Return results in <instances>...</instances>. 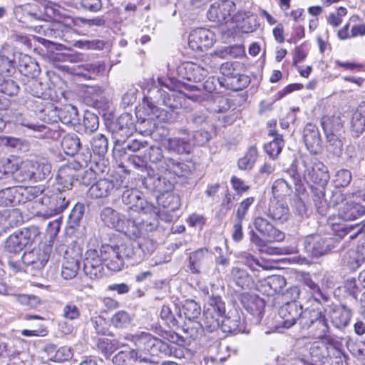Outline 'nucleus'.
<instances>
[{"label": "nucleus", "mask_w": 365, "mask_h": 365, "mask_svg": "<svg viewBox=\"0 0 365 365\" xmlns=\"http://www.w3.org/2000/svg\"><path fill=\"white\" fill-rule=\"evenodd\" d=\"M158 86H155L148 91V98L151 100L150 104H160L169 108L172 111L180 108L183 106L185 96L193 101H198L201 96L197 94H185L182 92L177 93L172 86V80L169 78H158Z\"/></svg>", "instance_id": "nucleus-1"}, {"label": "nucleus", "mask_w": 365, "mask_h": 365, "mask_svg": "<svg viewBox=\"0 0 365 365\" xmlns=\"http://www.w3.org/2000/svg\"><path fill=\"white\" fill-rule=\"evenodd\" d=\"M302 166L304 169L302 174L294 166H292L286 172L294 183L295 190L297 193L299 194L304 191L303 181H311L317 185H326L329 182L330 177L328 168L323 163L317 160L313 162L303 160Z\"/></svg>", "instance_id": "nucleus-2"}, {"label": "nucleus", "mask_w": 365, "mask_h": 365, "mask_svg": "<svg viewBox=\"0 0 365 365\" xmlns=\"http://www.w3.org/2000/svg\"><path fill=\"white\" fill-rule=\"evenodd\" d=\"M344 123L341 114L327 115L321 119V124L328 143V150L337 156H339L343 150L341 138L344 131Z\"/></svg>", "instance_id": "nucleus-3"}, {"label": "nucleus", "mask_w": 365, "mask_h": 365, "mask_svg": "<svg viewBox=\"0 0 365 365\" xmlns=\"http://www.w3.org/2000/svg\"><path fill=\"white\" fill-rule=\"evenodd\" d=\"M253 224L258 233L252 230L249 237L250 242L258 247H264L275 241H282L284 238V234L263 217H255Z\"/></svg>", "instance_id": "nucleus-4"}, {"label": "nucleus", "mask_w": 365, "mask_h": 365, "mask_svg": "<svg viewBox=\"0 0 365 365\" xmlns=\"http://www.w3.org/2000/svg\"><path fill=\"white\" fill-rule=\"evenodd\" d=\"M131 340L140 352L159 357L172 356L173 346L148 332H141L132 336Z\"/></svg>", "instance_id": "nucleus-5"}, {"label": "nucleus", "mask_w": 365, "mask_h": 365, "mask_svg": "<svg viewBox=\"0 0 365 365\" xmlns=\"http://www.w3.org/2000/svg\"><path fill=\"white\" fill-rule=\"evenodd\" d=\"M115 246L123 262L126 260L130 265L140 263L153 252V245L149 240H144L142 242L127 240Z\"/></svg>", "instance_id": "nucleus-6"}, {"label": "nucleus", "mask_w": 365, "mask_h": 365, "mask_svg": "<svg viewBox=\"0 0 365 365\" xmlns=\"http://www.w3.org/2000/svg\"><path fill=\"white\" fill-rule=\"evenodd\" d=\"M38 235V228L30 227L11 234L4 241V252L9 257L19 255L26 247L31 246Z\"/></svg>", "instance_id": "nucleus-7"}, {"label": "nucleus", "mask_w": 365, "mask_h": 365, "mask_svg": "<svg viewBox=\"0 0 365 365\" xmlns=\"http://www.w3.org/2000/svg\"><path fill=\"white\" fill-rule=\"evenodd\" d=\"M289 292L294 300L284 304L279 309V315L282 318L283 327L289 328L299 320L303 307L295 299L299 298L300 290L298 287H292Z\"/></svg>", "instance_id": "nucleus-8"}, {"label": "nucleus", "mask_w": 365, "mask_h": 365, "mask_svg": "<svg viewBox=\"0 0 365 365\" xmlns=\"http://www.w3.org/2000/svg\"><path fill=\"white\" fill-rule=\"evenodd\" d=\"M135 129L132 115L128 113L120 115L110 125L114 147H119L120 144L125 143L133 135Z\"/></svg>", "instance_id": "nucleus-9"}, {"label": "nucleus", "mask_w": 365, "mask_h": 365, "mask_svg": "<svg viewBox=\"0 0 365 365\" xmlns=\"http://www.w3.org/2000/svg\"><path fill=\"white\" fill-rule=\"evenodd\" d=\"M178 135L167 139L165 148L170 152L177 154H190L194 148L191 141V133L185 128L177 130Z\"/></svg>", "instance_id": "nucleus-10"}, {"label": "nucleus", "mask_w": 365, "mask_h": 365, "mask_svg": "<svg viewBox=\"0 0 365 365\" xmlns=\"http://www.w3.org/2000/svg\"><path fill=\"white\" fill-rule=\"evenodd\" d=\"M235 10V4L233 1L216 2L210 6L207 15L210 21L223 24L235 19V16L232 15Z\"/></svg>", "instance_id": "nucleus-11"}, {"label": "nucleus", "mask_w": 365, "mask_h": 365, "mask_svg": "<svg viewBox=\"0 0 365 365\" xmlns=\"http://www.w3.org/2000/svg\"><path fill=\"white\" fill-rule=\"evenodd\" d=\"M215 41L213 32L204 28H197L190 32L188 37V45L193 51H202L204 49L211 47Z\"/></svg>", "instance_id": "nucleus-12"}, {"label": "nucleus", "mask_w": 365, "mask_h": 365, "mask_svg": "<svg viewBox=\"0 0 365 365\" xmlns=\"http://www.w3.org/2000/svg\"><path fill=\"white\" fill-rule=\"evenodd\" d=\"M104 259L101 252L96 250H89L86 252L83 260V270L85 274L91 279L99 278L103 274Z\"/></svg>", "instance_id": "nucleus-13"}, {"label": "nucleus", "mask_w": 365, "mask_h": 365, "mask_svg": "<svg viewBox=\"0 0 365 365\" xmlns=\"http://www.w3.org/2000/svg\"><path fill=\"white\" fill-rule=\"evenodd\" d=\"M304 248L312 257L327 255L331 250L330 240L322 238L318 235H311L304 239Z\"/></svg>", "instance_id": "nucleus-14"}, {"label": "nucleus", "mask_w": 365, "mask_h": 365, "mask_svg": "<svg viewBox=\"0 0 365 365\" xmlns=\"http://www.w3.org/2000/svg\"><path fill=\"white\" fill-rule=\"evenodd\" d=\"M122 202L128 206V211L147 212L153 208L142 197V193L136 189L125 187L121 195Z\"/></svg>", "instance_id": "nucleus-15"}, {"label": "nucleus", "mask_w": 365, "mask_h": 365, "mask_svg": "<svg viewBox=\"0 0 365 365\" xmlns=\"http://www.w3.org/2000/svg\"><path fill=\"white\" fill-rule=\"evenodd\" d=\"M158 201L159 205L165 209L158 212L160 219L166 222L172 221L173 220L172 213L178 210L181 205L179 195L169 192L158 197Z\"/></svg>", "instance_id": "nucleus-16"}, {"label": "nucleus", "mask_w": 365, "mask_h": 365, "mask_svg": "<svg viewBox=\"0 0 365 365\" xmlns=\"http://www.w3.org/2000/svg\"><path fill=\"white\" fill-rule=\"evenodd\" d=\"M101 257L104 259V265L113 272H119L124 266L120 255L115 245H103L100 248Z\"/></svg>", "instance_id": "nucleus-17"}, {"label": "nucleus", "mask_w": 365, "mask_h": 365, "mask_svg": "<svg viewBox=\"0 0 365 365\" xmlns=\"http://www.w3.org/2000/svg\"><path fill=\"white\" fill-rule=\"evenodd\" d=\"M212 262V255L206 248H200L190 254L188 267L192 274L203 272Z\"/></svg>", "instance_id": "nucleus-18"}, {"label": "nucleus", "mask_w": 365, "mask_h": 365, "mask_svg": "<svg viewBox=\"0 0 365 365\" xmlns=\"http://www.w3.org/2000/svg\"><path fill=\"white\" fill-rule=\"evenodd\" d=\"M118 188V181L110 178H101L90 187L88 195L96 199L104 198Z\"/></svg>", "instance_id": "nucleus-19"}, {"label": "nucleus", "mask_w": 365, "mask_h": 365, "mask_svg": "<svg viewBox=\"0 0 365 365\" xmlns=\"http://www.w3.org/2000/svg\"><path fill=\"white\" fill-rule=\"evenodd\" d=\"M49 258V255L40 247H35L31 251L24 252L21 256V262L31 266L34 269L40 270L44 267Z\"/></svg>", "instance_id": "nucleus-20"}, {"label": "nucleus", "mask_w": 365, "mask_h": 365, "mask_svg": "<svg viewBox=\"0 0 365 365\" xmlns=\"http://www.w3.org/2000/svg\"><path fill=\"white\" fill-rule=\"evenodd\" d=\"M304 142L310 153L317 154L322 150V139L318 128L312 124L307 123L303 131Z\"/></svg>", "instance_id": "nucleus-21"}, {"label": "nucleus", "mask_w": 365, "mask_h": 365, "mask_svg": "<svg viewBox=\"0 0 365 365\" xmlns=\"http://www.w3.org/2000/svg\"><path fill=\"white\" fill-rule=\"evenodd\" d=\"M242 303L245 309L256 317V322H259L264 314V299L255 294H247L242 297Z\"/></svg>", "instance_id": "nucleus-22"}, {"label": "nucleus", "mask_w": 365, "mask_h": 365, "mask_svg": "<svg viewBox=\"0 0 365 365\" xmlns=\"http://www.w3.org/2000/svg\"><path fill=\"white\" fill-rule=\"evenodd\" d=\"M221 329L225 333L248 334L250 332L242 327L241 317L236 309L228 312L227 314L222 318Z\"/></svg>", "instance_id": "nucleus-23"}, {"label": "nucleus", "mask_w": 365, "mask_h": 365, "mask_svg": "<svg viewBox=\"0 0 365 365\" xmlns=\"http://www.w3.org/2000/svg\"><path fill=\"white\" fill-rule=\"evenodd\" d=\"M150 359L143 356L141 352L138 350L133 349L129 351H121L116 354L112 359V361L115 365H131L133 362H148Z\"/></svg>", "instance_id": "nucleus-24"}, {"label": "nucleus", "mask_w": 365, "mask_h": 365, "mask_svg": "<svg viewBox=\"0 0 365 365\" xmlns=\"http://www.w3.org/2000/svg\"><path fill=\"white\" fill-rule=\"evenodd\" d=\"M18 68L19 72L30 78H36L40 72V67L34 58L27 54L20 53Z\"/></svg>", "instance_id": "nucleus-25"}, {"label": "nucleus", "mask_w": 365, "mask_h": 365, "mask_svg": "<svg viewBox=\"0 0 365 365\" xmlns=\"http://www.w3.org/2000/svg\"><path fill=\"white\" fill-rule=\"evenodd\" d=\"M267 215L274 221L283 223L287 221L289 217V210L288 206L276 199L269 202V207L267 211Z\"/></svg>", "instance_id": "nucleus-26"}, {"label": "nucleus", "mask_w": 365, "mask_h": 365, "mask_svg": "<svg viewBox=\"0 0 365 365\" xmlns=\"http://www.w3.org/2000/svg\"><path fill=\"white\" fill-rule=\"evenodd\" d=\"M15 54L9 46L0 51V77L9 76L15 70Z\"/></svg>", "instance_id": "nucleus-27"}, {"label": "nucleus", "mask_w": 365, "mask_h": 365, "mask_svg": "<svg viewBox=\"0 0 365 365\" xmlns=\"http://www.w3.org/2000/svg\"><path fill=\"white\" fill-rule=\"evenodd\" d=\"M165 175L173 173L177 176H185L192 171L190 166L184 162L178 161L172 158H165L163 160Z\"/></svg>", "instance_id": "nucleus-28"}, {"label": "nucleus", "mask_w": 365, "mask_h": 365, "mask_svg": "<svg viewBox=\"0 0 365 365\" xmlns=\"http://www.w3.org/2000/svg\"><path fill=\"white\" fill-rule=\"evenodd\" d=\"M365 215V206L355 202H346L339 210V216L344 220H354Z\"/></svg>", "instance_id": "nucleus-29"}, {"label": "nucleus", "mask_w": 365, "mask_h": 365, "mask_svg": "<svg viewBox=\"0 0 365 365\" xmlns=\"http://www.w3.org/2000/svg\"><path fill=\"white\" fill-rule=\"evenodd\" d=\"M351 316V309L344 305L333 308L330 313L331 322L338 329L346 327L349 323Z\"/></svg>", "instance_id": "nucleus-30"}, {"label": "nucleus", "mask_w": 365, "mask_h": 365, "mask_svg": "<svg viewBox=\"0 0 365 365\" xmlns=\"http://www.w3.org/2000/svg\"><path fill=\"white\" fill-rule=\"evenodd\" d=\"M101 219L108 227L118 230L124 218L123 215L110 207L103 208L101 212Z\"/></svg>", "instance_id": "nucleus-31"}, {"label": "nucleus", "mask_w": 365, "mask_h": 365, "mask_svg": "<svg viewBox=\"0 0 365 365\" xmlns=\"http://www.w3.org/2000/svg\"><path fill=\"white\" fill-rule=\"evenodd\" d=\"M118 231L123 232L130 238L140 237L143 234L140 220L129 215L126 220L124 219L120 228Z\"/></svg>", "instance_id": "nucleus-32"}, {"label": "nucleus", "mask_w": 365, "mask_h": 365, "mask_svg": "<svg viewBox=\"0 0 365 365\" xmlns=\"http://www.w3.org/2000/svg\"><path fill=\"white\" fill-rule=\"evenodd\" d=\"M325 186L326 185H312L310 187L316 209L318 213L322 216L327 215L329 207L325 199Z\"/></svg>", "instance_id": "nucleus-33"}, {"label": "nucleus", "mask_w": 365, "mask_h": 365, "mask_svg": "<svg viewBox=\"0 0 365 365\" xmlns=\"http://www.w3.org/2000/svg\"><path fill=\"white\" fill-rule=\"evenodd\" d=\"M148 147V143L137 139L127 140L125 143L120 144L119 147H114L115 152L123 157L128 154V153H144L145 149Z\"/></svg>", "instance_id": "nucleus-34"}, {"label": "nucleus", "mask_w": 365, "mask_h": 365, "mask_svg": "<svg viewBox=\"0 0 365 365\" xmlns=\"http://www.w3.org/2000/svg\"><path fill=\"white\" fill-rule=\"evenodd\" d=\"M269 135L273 137V140L264 146L267 154L272 158L274 159L281 153L284 145V141L282 135L278 134L275 130H270Z\"/></svg>", "instance_id": "nucleus-35"}, {"label": "nucleus", "mask_w": 365, "mask_h": 365, "mask_svg": "<svg viewBox=\"0 0 365 365\" xmlns=\"http://www.w3.org/2000/svg\"><path fill=\"white\" fill-rule=\"evenodd\" d=\"M250 78L245 74L237 73L231 78H222V86L234 91H242L249 86Z\"/></svg>", "instance_id": "nucleus-36"}, {"label": "nucleus", "mask_w": 365, "mask_h": 365, "mask_svg": "<svg viewBox=\"0 0 365 365\" xmlns=\"http://www.w3.org/2000/svg\"><path fill=\"white\" fill-rule=\"evenodd\" d=\"M351 128L354 135L358 137L365 130V106H359L352 115Z\"/></svg>", "instance_id": "nucleus-37"}, {"label": "nucleus", "mask_w": 365, "mask_h": 365, "mask_svg": "<svg viewBox=\"0 0 365 365\" xmlns=\"http://www.w3.org/2000/svg\"><path fill=\"white\" fill-rule=\"evenodd\" d=\"M83 165L78 163H71L68 167L63 168L60 170L58 174L60 183L63 185V187L66 190L71 189L73 182H75L73 170H77Z\"/></svg>", "instance_id": "nucleus-38"}, {"label": "nucleus", "mask_w": 365, "mask_h": 365, "mask_svg": "<svg viewBox=\"0 0 365 365\" xmlns=\"http://www.w3.org/2000/svg\"><path fill=\"white\" fill-rule=\"evenodd\" d=\"M143 178V186L150 191L160 193V175L155 173L154 170L145 168V175Z\"/></svg>", "instance_id": "nucleus-39"}, {"label": "nucleus", "mask_w": 365, "mask_h": 365, "mask_svg": "<svg viewBox=\"0 0 365 365\" xmlns=\"http://www.w3.org/2000/svg\"><path fill=\"white\" fill-rule=\"evenodd\" d=\"M235 21L237 22L242 21L240 27L245 33H251L259 26L257 22V16L250 12L239 13L235 16Z\"/></svg>", "instance_id": "nucleus-40"}, {"label": "nucleus", "mask_w": 365, "mask_h": 365, "mask_svg": "<svg viewBox=\"0 0 365 365\" xmlns=\"http://www.w3.org/2000/svg\"><path fill=\"white\" fill-rule=\"evenodd\" d=\"M207 295L208 307L206 310H212L213 311L212 314L221 319L223 318L226 315L225 304L222 300L221 297L215 295L212 292L211 294L207 292Z\"/></svg>", "instance_id": "nucleus-41"}, {"label": "nucleus", "mask_w": 365, "mask_h": 365, "mask_svg": "<svg viewBox=\"0 0 365 365\" xmlns=\"http://www.w3.org/2000/svg\"><path fill=\"white\" fill-rule=\"evenodd\" d=\"M16 122L34 133H45L48 130L47 126L36 123L35 118H31L26 113H21L16 116Z\"/></svg>", "instance_id": "nucleus-42"}, {"label": "nucleus", "mask_w": 365, "mask_h": 365, "mask_svg": "<svg viewBox=\"0 0 365 365\" xmlns=\"http://www.w3.org/2000/svg\"><path fill=\"white\" fill-rule=\"evenodd\" d=\"M182 70L185 71L184 78L190 81H200L203 76L202 72H205V70L200 68L199 66L192 63H185L180 68V72L183 74Z\"/></svg>", "instance_id": "nucleus-43"}, {"label": "nucleus", "mask_w": 365, "mask_h": 365, "mask_svg": "<svg viewBox=\"0 0 365 365\" xmlns=\"http://www.w3.org/2000/svg\"><path fill=\"white\" fill-rule=\"evenodd\" d=\"M321 311L316 309L305 308L302 309L299 324L302 329H311L316 321L320 317Z\"/></svg>", "instance_id": "nucleus-44"}, {"label": "nucleus", "mask_w": 365, "mask_h": 365, "mask_svg": "<svg viewBox=\"0 0 365 365\" xmlns=\"http://www.w3.org/2000/svg\"><path fill=\"white\" fill-rule=\"evenodd\" d=\"M212 312L213 311L212 310L205 309L203 314L202 322H200L205 331L210 333L217 330L219 328L221 329L222 319L212 314Z\"/></svg>", "instance_id": "nucleus-45"}, {"label": "nucleus", "mask_w": 365, "mask_h": 365, "mask_svg": "<svg viewBox=\"0 0 365 365\" xmlns=\"http://www.w3.org/2000/svg\"><path fill=\"white\" fill-rule=\"evenodd\" d=\"M61 147L65 153L73 155L78 151L81 147V141L76 134H68L61 140Z\"/></svg>", "instance_id": "nucleus-46"}, {"label": "nucleus", "mask_w": 365, "mask_h": 365, "mask_svg": "<svg viewBox=\"0 0 365 365\" xmlns=\"http://www.w3.org/2000/svg\"><path fill=\"white\" fill-rule=\"evenodd\" d=\"M34 169L32 171H29L27 174V177L29 178H34L38 180H46L50 176L51 165L48 163H36V165H33Z\"/></svg>", "instance_id": "nucleus-47"}, {"label": "nucleus", "mask_w": 365, "mask_h": 365, "mask_svg": "<svg viewBox=\"0 0 365 365\" xmlns=\"http://www.w3.org/2000/svg\"><path fill=\"white\" fill-rule=\"evenodd\" d=\"M69 200L66 199L65 191H58L53 194L49 201V207L56 213L63 212L68 205Z\"/></svg>", "instance_id": "nucleus-48"}, {"label": "nucleus", "mask_w": 365, "mask_h": 365, "mask_svg": "<svg viewBox=\"0 0 365 365\" xmlns=\"http://www.w3.org/2000/svg\"><path fill=\"white\" fill-rule=\"evenodd\" d=\"M272 190L275 198L284 197L290 195L292 192V185L284 178L276 180L272 185Z\"/></svg>", "instance_id": "nucleus-49"}, {"label": "nucleus", "mask_w": 365, "mask_h": 365, "mask_svg": "<svg viewBox=\"0 0 365 365\" xmlns=\"http://www.w3.org/2000/svg\"><path fill=\"white\" fill-rule=\"evenodd\" d=\"M46 86L36 78H31L25 84V90L34 97L44 98Z\"/></svg>", "instance_id": "nucleus-50"}, {"label": "nucleus", "mask_w": 365, "mask_h": 365, "mask_svg": "<svg viewBox=\"0 0 365 365\" xmlns=\"http://www.w3.org/2000/svg\"><path fill=\"white\" fill-rule=\"evenodd\" d=\"M20 88L16 81L6 76L0 77V92L9 96L18 94Z\"/></svg>", "instance_id": "nucleus-51"}, {"label": "nucleus", "mask_w": 365, "mask_h": 365, "mask_svg": "<svg viewBox=\"0 0 365 365\" xmlns=\"http://www.w3.org/2000/svg\"><path fill=\"white\" fill-rule=\"evenodd\" d=\"M182 311L190 322L195 321L201 313L200 306L194 300L187 299L182 307Z\"/></svg>", "instance_id": "nucleus-52"}, {"label": "nucleus", "mask_w": 365, "mask_h": 365, "mask_svg": "<svg viewBox=\"0 0 365 365\" xmlns=\"http://www.w3.org/2000/svg\"><path fill=\"white\" fill-rule=\"evenodd\" d=\"M258 155L257 149L252 145L249 148L245 155L239 159L238 167L240 170H250L255 165Z\"/></svg>", "instance_id": "nucleus-53"}, {"label": "nucleus", "mask_w": 365, "mask_h": 365, "mask_svg": "<svg viewBox=\"0 0 365 365\" xmlns=\"http://www.w3.org/2000/svg\"><path fill=\"white\" fill-rule=\"evenodd\" d=\"M94 153L103 156L108 151V142L107 138L101 133L96 135L91 141Z\"/></svg>", "instance_id": "nucleus-54"}, {"label": "nucleus", "mask_w": 365, "mask_h": 365, "mask_svg": "<svg viewBox=\"0 0 365 365\" xmlns=\"http://www.w3.org/2000/svg\"><path fill=\"white\" fill-rule=\"evenodd\" d=\"M79 269L78 259L67 258L62 264L61 275L65 279H71L75 277Z\"/></svg>", "instance_id": "nucleus-55"}, {"label": "nucleus", "mask_w": 365, "mask_h": 365, "mask_svg": "<svg viewBox=\"0 0 365 365\" xmlns=\"http://www.w3.org/2000/svg\"><path fill=\"white\" fill-rule=\"evenodd\" d=\"M286 284V279L280 275H272L269 277L266 280L265 284V285L269 289L268 294L273 295L281 292Z\"/></svg>", "instance_id": "nucleus-56"}, {"label": "nucleus", "mask_w": 365, "mask_h": 365, "mask_svg": "<svg viewBox=\"0 0 365 365\" xmlns=\"http://www.w3.org/2000/svg\"><path fill=\"white\" fill-rule=\"evenodd\" d=\"M59 118L63 123L75 125L78 122V112L75 106H68L59 112Z\"/></svg>", "instance_id": "nucleus-57"}, {"label": "nucleus", "mask_w": 365, "mask_h": 365, "mask_svg": "<svg viewBox=\"0 0 365 365\" xmlns=\"http://www.w3.org/2000/svg\"><path fill=\"white\" fill-rule=\"evenodd\" d=\"M98 349L106 358H108L118 348L117 341L108 338H101L97 343Z\"/></svg>", "instance_id": "nucleus-58"}, {"label": "nucleus", "mask_w": 365, "mask_h": 365, "mask_svg": "<svg viewBox=\"0 0 365 365\" xmlns=\"http://www.w3.org/2000/svg\"><path fill=\"white\" fill-rule=\"evenodd\" d=\"M231 107V103L229 98L222 96H217L212 98L210 105V110L214 113H225Z\"/></svg>", "instance_id": "nucleus-59"}, {"label": "nucleus", "mask_w": 365, "mask_h": 365, "mask_svg": "<svg viewBox=\"0 0 365 365\" xmlns=\"http://www.w3.org/2000/svg\"><path fill=\"white\" fill-rule=\"evenodd\" d=\"M231 276L236 284L242 289L248 286L250 283V276L243 269L239 267L232 268Z\"/></svg>", "instance_id": "nucleus-60"}, {"label": "nucleus", "mask_w": 365, "mask_h": 365, "mask_svg": "<svg viewBox=\"0 0 365 365\" xmlns=\"http://www.w3.org/2000/svg\"><path fill=\"white\" fill-rule=\"evenodd\" d=\"M311 329L314 331V335L317 338H323L327 336V334L329 332V326L327 319L322 315V312L320 313V317H319Z\"/></svg>", "instance_id": "nucleus-61"}, {"label": "nucleus", "mask_w": 365, "mask_h": 365, "mask_svg": "<svg viewBox=\"0 0 365 365\" xmlns=\"http://www.w3.org/2000/svg\"><path fill=\"white\" fill-rule=\"evenodd\" d=\"M144 158H145L146 163L150 161L153 163H157L164 160L163 150L159 147L148 146L144 150Z\"/></svg>", "instance_id": "nucleus-62"}, {"label": "nucleus", "mask_w": 365, "mask_h": 365, "mask_svg": "<svg viewBox=\"0 0 365 365\" xmlns=\"http://www.w3.org/2000/svg\"><path fill=\"white\" fill-rule=\"evenodd\" d=\"M83 122L85 128V131L87 133H93L98 128V117L97 115L92 112H85Z\"/></svg>", "instance_id": "nucleus-63"}, {"label": "nucleus", "mask_w": 365, "mask_h": 365, "mask_svg": "<svg viewBox=\"0 0 365 365\" xmlns=\"http://www.w3.org/2000/svg\"><path fill=\"white\" fill-rule=\"evenodd\" d=\"M16 193V187H9L0 190V205L11 206L15 200Z\"/></svg>", "instance_id": "nucleus-64"}]
</instances>
